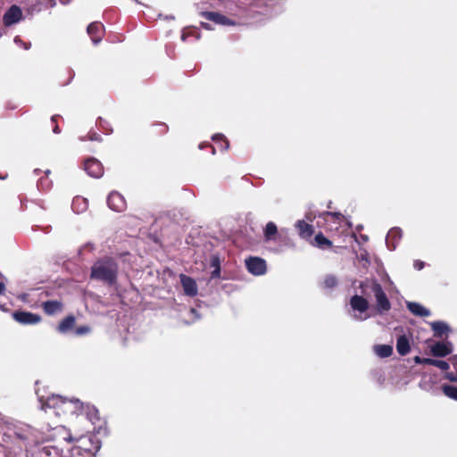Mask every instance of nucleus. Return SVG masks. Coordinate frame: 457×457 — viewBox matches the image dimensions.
Instances as JSON below:
<instances>
[{
    "label": "nucleus",
    "instance_id": "obj_26",
    "mask_svg": "<svg viewBox=\"0 0 457 457\" xmlns=\"http://www.w3.org/2000/svg\"><path fill=\"white\" fill-rule=\"evenodd\" d=\"M313 245L320 248L330 247L332 245V242L326 238L322 233H318L314 237Z\"/></svg>",
    "mask_w": 457,
    "mask_h": 457
},
{
    "label": "nucleus",
    "instance_id": "obj_45",
    "mask_svg": "<svg viewBox=\"0 0 457 457\" xmlns=\"http://www.w3.org/2000/svg\"><path fill=\"white\" fill-rule=\"evenodd\" d=\"M181 39H182L183 41H185V40H186V35H185V34H182V36H181Z\"/></svg>",
    "mask_w": 457,
    "mask_h": 457
},
{
    "label": "nucleus",
    "instance_id": "obj_35",
    "mask_svg": "<svg viewBox=\"0 0 457 457\" xmlns=\"http://www.w3.org/2000/svg\"><path fill=\"white\" fill-rule=\"evenodd\" d=\"M14 43L17 46L23 47L24 49H29V45H28L27 43H24L19 37H14Z\"/></svg>",
    "mask_w": 457,
    "mask_h": 457
},
{
    "label": "nucleus",
    "instance_id": "obj_23",
    "mask_svg": "<svg viewBox=\"0 0 457 457\" xmlns=\"http://www.w3.org/2000/svg\"><path fill=\"white\" fill-rule=\"evenodd\" d=\"M410 343L408 338L405 336H401L398 337L396 342V350L399 354L406 355L410 352Z\"/></svg>",
    "mask_w": 457,
    "mask_h": 457
},
{
    "label": "nucleus",
    "instance_id": "obj_31",
    "mask_svg": "<svg viewBox=\"0 0 457 457\" xmlns=\"http://www.w3.org/2000/svg\"><path fill=\"white\" fill-rule=\"evenodd\" d=\"M212 140L216 144H220L218 147L220 151H225L228 148V142L224 138L223 135L216 134L212 137Z\"/></svg>",
    "mask_w": 457,
    "mask_h": 457
},
{
    "label": "nucleus",
    "instance_id": "obj_25",
    "mask_svg": "<svg viewBox=\"0 0 457 457\" xmlns=\"http://www.w3.org/2000/svg\"><path fill=\"white\" fill-rule=\"evenodd\" d=\"M374 352L378 356L381 358H386L389 357L392 354L393 348L391 345H378L374 346Z\"/></svg>",
    "mask_w": 457,
    "mask_h": 457
},
{
    "label": "nucleus",
    "instance_id": "obj_9",
    "mask_svg": "<svg viewBox=\"0 0 457 457\" xmlns=\"http://www.w3.org/2000/svg\"><path fill=\"white\" fill-rule=\"evenodd\" d=\"M22 19V11L18 5H12L4 14L3 21L6 27L18 23Z\"/></svg>",
    "mask_w": 457,
    "mask_h": 457
},
{
    "label": "nucleus",
    "instance_id": "obj_17",
    "mask_svg": "<svg viewBox=\"0 0 457 457\" xmlns=\"http://www.w3.org/2000/svg\"><path fill=\"white\" fill-rule=\"evenodd\" d=\"M414 361L419 364L433 365L439 368L442 370H447L450 368L448 362H446L445 361H439L430 358H421L420 356H416L414 358Z\"/></svg>",
    "mask_w": 457,
    "mask_h": 457
},
{
    "label": "nucleus",
    "instance_id": "obj_1",
    "mask_svg": "<svg viewBox=\"0 0 457 457\" xmlns=\"http://www.w3.org/2000/svg\"><path fill=\"white\" fill-rule=\"evenodd\" d=\"M0 429L4 430L5 443L8 442L7 439L13 442L12 450L16 455L31 453L36 447L47 441L71 439L63 426L38 429L28 423L7 418L1 413Z\"/></svg>",
    "mask_w": 457,
    "mask_h": 457
},
{
    "label": "nucleus",
    "instance_id": "obj_15",
    "mask_svg": "<svg viewBox=\"0 0 457 457\" xmlns=\"http://www.w3.org/2000/svg\"><path fill=\"white\" fill-rule=\"evenodd\" d=\"M402 238V231L398 228H391L386 237V245L391 251L395 250L400 239Z\"/></svg>",
    "mask_w": 457,
    "mask_h": 457
},
{
    "label": "nucleus",
    "instance_id": "obj_10",
    "mask_svg": "<svg viewBox=\"0 0 457 457\" xmlns=\"http://www.w3.org/2000/svg\"><path fill=\"white\" fill-rule=\"evenodd\" d=\"M85 171L93 178H100L104 174L102 163L96 158H88L84 162Z\"/></svg>",
    "mask_w": 457,
    "mask_h": 457
},
{
    "label": "nucleus",
    "instance_id": "obj_18",
    "mask_svg": "<svg viewBox=\"0 0 457 457\" xmlns=\"http://www.w3.org/2000/svg\"><path fill=\"white\" fill-rule=\"evenodd\" d=\"M295 228L298 230L299 236L303 239H310L314 232L313 227L304 220H297L295 222Z\"/></svg>",
    "mask_w": 457,
    "mask_h": 457
},
{
    "label": "nucleus",
    "instance_id": "obj_22",
    "mask_svg": "<svg viewBox=\"0 0 457 457\" xmlns=\"http://www.w3.org/2000/svg\"><path fill=\"white\" fill-rule=\"evenodd\" d=\"M87 200L81 196H76L72 200L71 208L76 213H82L87 209Z\"/></svg>",
    "mask_w": 457,
    "mask_h": 457
},
{
    "label": "nucleus",
    "instance_id": "obj_40",
    "mask_svg": "<svg viewBox=\"0 0 457 457\" xmlns=\"http://www.w3.org/2000/svg\"><path fill=\"white\" fill-rule=\"evenodd\" d=\"M413 266L416 270H420L424 267V262L420 261H415Z\"/></svg>",
    "mask_w": 457,
    "mask_h": 457
},
{
    "label": "nucleus",
    "instance_id": "obj_44",
    "mask_svg": "<svg viewBox=\"0 0 457 457\" xmlns=\"http://www.w3.org/2000/svg\"><path fill=\"white\" fill-rule=\"evenodd\" d=\"M54 132L56 133V134L60 132L58 126H55L54 128Z\"/></svg>",
    "mask_w": 457,
    "mask_h": 457
},
{
    "label": "nucleus",
    "instance_id": "obj_29",
    "mask_svg": "<svg viewBox=\"0 0 457 457\" xmlns=\"http://www.w3.org/2000/svg\"><path fill=\"white\" fill-rule=\"evenodd\" d=\"M258 7V4H254L251 6L250 12L253 17H254L255 14H262L267 17H270L271 15L270 7L269 5L266 4L264 7L262 8V10H259Z\"/></svg>",
    "mask_w": 457,
    "mask_h": 457
},
{
    "label": "nucleus",
    "instance_id": "obj_4",
    "mask_svg": "<svg viewBox=\"0 0 457 457\" xmlns=\"http://www.w3.org/2000/svg\"><path fill=\"white\" fill-rule=\"evenodd\" d=\"M118 267L113 260L106 258L96 262L91 269V278L113 284L116 281Z\"/></svg>",
    "mask_w": 457,
    "mask_h": 457
},
{
    "label": "nucleus",
    "instance_id": "obj_24",
    "mask_svg": "<svg viewBox=\"0 0 457 457\" xmlns=\"http://www.w3.org/2000/svg\"><path fill=\"white\" fill-rule=\"evenodd\" d=\"M430 326L436 337H442L443 334L448 332L450 329L449 326L444 321H434Z\"/></svg>",
    "mask_w": 457,
    "mask_h": 457
},
{
    "label": "nucleus",
    "instance_id": "obj_43",
    "mask_svg": "<svg viewBox=\"0 0 457 457\" xmlns=\"http://www.w3.org/2000/svg\"><path fill=\"white\" fill-rule=\"evenodd\" d=\"M202 26H203L204 28H205L206 29H211V28H210V26H209V24H207V23H204V22H203V23H202Z\"/></svg>",
    "mask_w": 457,
    "mask_h": 457
},
{
    "label": "nucleus",
    "instance_id": "obj_37",
    "mask_svg": "<svg viewBox=\"0 0 457 457\" xmlns=\"http://www.w3.org/2000/svg\"><path fill=\"white\" fill-rule=\"evenodd\" d=\"M88 331H89V328L86 326H83V327H79L76 329V334L77 335H84V334H87Z\"/></svg>",
    "mask_w": 457,
    "mask_h": 457
},
{
    "label": "nucleus",
    "instance_id": "obj_5",
    "mask_svg": "<svg viewBox=\"0 0 457 457\" xmlns=\"http://www.w3.org/2000/svg\"><path fill=\"white\" fill-rule=\"evenodd\" d=\"M322 218L326 223V228L329 231L339 233L342 228V232H344L345 227H350L349 222L346 221L344 216L338 212H326L322 214Z\"/></svg>",
    "mask_w": 457,
    "mask_h": 457
},
{
    "label": "nucleus",
    "instance_id": "obj_46",
    "mask_svg": "<svg viewBox=\"0 0 457 457\" xmlns=\"http://www.w3.org/2000/svg\"><path fill=\"white\" fill-rule=\"evenodd\" d=\"M55 119H56V116H53V117H52V121H54H54H55Z\"/></svg>",
    "mask_w": 457,
    "mask_h": 457
},
{
    "label": "nucleus",
    "instance_id": "obj_14",
    "mask_svg": "<svg viewBox=\"0 0 457 457\" xmlns=\"http://www.w3.org/2000/svg\"><path fill=\"white\" fill-rule=\"evenodd\" d=\"M430 352L434 356L445 357L453 352L450 342H437L430 346Z\"/></svg>",
    "mask_w": 457,
    "mask_h": 457
},
{
    "label": "nucleus",
    "instance_id": "obj_3",
    "mask_svg": "<svg viewBox=\"0 0 457 457\" xmlns=\"http://www.w3.org/2000/svg\"><path fill=\"white\" fill-rule=\"evenodd\" d=\"M67 432L71 438L67 441L72 442L76 440L79 445L71 448L69 452V456L62 457H92L100 449V442L96 436L92 435H82L78 438H74L70 431L67 430Z\"/></svg>",
    "mask_w": 457,
    "mask_h": 457
},
{
    "label": "nucleus",
    "instance_id": "obj_48",
    "mask_svg": "<svg viewBox=\"0 0 457 457\" xmlns=\"http://www.w3.org/2000/svg\"><path fill=\"white\" fill-rule=\"evenodd\" d=\"M215 151H216L215 147H212V154H215Z\"/></svg>",
    "mask_w": 457,
    "mask_h": 457
},
{
    "label": "nucleus",
    "instance_id": "obj_16",
    "mask_svg": "<svg viewBox=\"0 0 457 457\" xmlns=\"http://www.w3.org/2000/svg\"><path fill=\"white\" fill-rule=\"evenodd\" d=\"M103 31L104 26L100 22H92L87 27V33L95 45L102 40Z\"/></svg>",
    "mask_w": 457,
    "mask_h": 457
},
{
    "label": "nucleus",
    "instance_id": "obj_12",
    "mask_svg": "<svg viewBox=\"0 0 457 457\" xmlns=\"http://www.w3.org/2000/svg\"><path fill=\"white\" fill-rule=\"evenodd\" d=\"M107 204L110 209L114 212H122L126 209V201L118 192H112L107 198Z\"/></svg>",
    "mask_w": 457,
    "mask_h": 457
},
{
    "label": "nucleus",
    "instance_id": "obj_20",
    "mask_svg": "<svg viewBox=\"0 0 457 457\" xmlns=\"http://www.w3.org/2000/svg\"><path fill=\"white\" fill-rule=\"evenodd\" d=\"M408 310L415 316L428 317L430 315V311L416 302L406 303Z\"/></svg>",
    "mask_w": 457,
    "mask_h": 457
},
{
    "label": "nucleus",
    "instance_id": "obj_2",
    "mask_svg": "<svg viewBox=\"0 0 457 457\" xmlns=\"http://www.w3.org/2000/svg\"><path fill=\"white\" fill-rule=\"evenodd\" d=\"M39 402L41 403V409L49 415H77L80 422L87 420L92 424L98 420L96 408L90 405H84L78 399L68 400L60 395H53L46 399L44 396H39Z\"/></svg>",
    "mask_w": 457,
    "mask_h": 457
},
{
    "label": "nucleus",
    "instance_id": "obj_42",
    "mask_svg": "<svg viewBox=\"0 0 457 457\" xmlns=\"http://www.w3.org/2000/svg\"><path fill=\"white\" fill-rule=\"evenodd\" d=\"M446 378H447L448 379H450L451 381H457V378H456L455 376H453V374H448V375L446 376Z\"/></svg>",
    "mask_w": 457,
    "mask_h": 457
},
{
    "label": "nucleus",
    "instance_id": "obj_36",
    "mask_svg": "<svg viewBox=\"0 0 457 457\" xmlns=\"http://www.w3.org/2000/svg\"><path fill=\"white\" fill-rule=\"evenodd\" d=\"M5 277L4 276V278H0V295H4L5 293V290H6V287H5Z\"/></svg>",
    "mask_w": 457,
    "mask_h": 457
},
{
    "label": "nucleus",
    "instance_id": "obj_41",
    "mask_svg": "<svg viewBox=\"0 0 457 457\" xmlns=\"http://www.w3.org/2000/svg\"><path fill=\"white\" fill-rule=\"evenodd\" d=\"M190 313H191L192 315H194V320H197V319H199V315L197 314V312H196V310H195V309H191V310H190Z\"/></svg>",
    "mask_w": 457,
    "mask_h": 457
},
{
    "label": "nucleus",
    "instance_id": "obj_34",
    "mask_svg": "<svg viewBox=\"0 0 457 457\" xmlns=\"http://www.w3.org/2000/svg\"><path fill=\"white\" fill-rule=\"evenodd\" d=\"M94 249H95V247L91 243H87L80 248L79 253L83 254V253L86 251L92 252Z\"/></svg>",
    "mask_w": 457,
    "mask_h": 457
},
{
    "label": "nucleus",
    "instance_id": "obj_49",
    "mask_svg": "<svg viewBox=\"0 0 457 457\" xmlns=\"http://www.w3.org/2000/svg\"><path fill=\"white\" fill-rule=\"evenodd\" d=\"M0 278H4V275L0 272Z\"/></svg>",
    "mask_w": 457,
    "mask_h": 457
},
{
    "label": "nucleus",
    "instance_id": "obj_28",
    "mask_svg": "<svg viewBox=\"0 0 457 457\" xmlns=\"http://www.w3.org/2000/svg\"><path fill=\"white\" fill-rule=\"evenodd\" d=\"M278 228L276 224L272 221H270L266 224L264 228V237L267 241L272 240L273 237L277 234Z\"/></svg>",
    "mask_w": 457,
    "mask_h": 457
},
{
    "label": "nucleus",
    "instance_id": "obj_8",
    "mask_svg": "<svg viewBox=\"0 0 457 457\" xmlns=\"http://www.w3.org/2000/svg\"><path fill=\"white\" fill-rule=\"evenodd\" d=\"M247 270L255 276L263 275L266 272V262L259 257H250L245 260Z\"/></svg>",
    "mask_w": 457,
    "mask_h": 457
},
{
    "label": "nucleus",
    "instance_id": "obj_11",
    "mask_svg": "<svg viewBox=\"0 0 457 457\" xmlns=\"http://www.w3.org/2000/svg\"><path fill=\"white\" fill-rule=\"evenodd\" d=\"M12 318L24 325L37 324L41 320L39 315L29 312H15L12 313Z\"/></svg>",
    "mask_w": 457,
    "mask_h": 457
},
{
    "label": "nucleus",
    "instance_id": "obj_38",
    "mask_svg": "<svg viewBox=\"0 0 457 457\" xmlns=\"http://www.w3.org/2000/svg\"><path fill=\"white\" fill-rule=\"evenodd\" d=\"M37 187H42L43 189H46V188L49 187V183L46 180H44L43 179H41L37 183Z\"/></svg>",
    "mask_w": 457,
    "mask_h": 457
},
{
    "label": "nucleus",
    "instance_id": "obj_21",
    "mask_svg": "<svg viewBox=\"0 0 457 457\" xmlns=\"http://www.w3.org/2000/svg\"><path fill=\"white\" fill-rule=\"evenodd\" d=\"M42 307L45 312L48 315H54L57 312H62V304L59 301H46L44 302Z\"/></svg>",
    "mask_w": 457,
    "mask_h": 457
},
{
    "label": "nucleus",
    "instance_id": "obj_47",
    "mask_svg": "<svg viewBox=\"0 0 457 457\" xmlns=\"http://www.w3.org/2000/svg\"><path fill=\"white\" fill-rule=\"evenodd\" d=\"M203 147H204L203 144H200V145H199V148H200V149H203Z\"/></svg>",
    "mask_w": 457,
    "mask_h": 457
},
{
    "label": "nucleus",
    "instance_id": "obj_7",
    "mask_svg": "<svg viewBox=\"0 0 457 457\" xmlns=\"http://www.w3.org/2000/svg\"><path fill=\"white\" fill-rule=\"evenodd\" d=\"M372 292L377 302V310L379 313H384L391 309V303L378 283L372 284Z\"/></svg>",
    "mask_w": 457,
    "mask_h": 457
},
{
    "label": "nucleus",
    "instance_id": "obj_19",
    "mask_svg": "<svg viewBox=\"0 0 457 457\" xmlns=\"http://www.w3.org/2000/svg\"><path fill=\"white\" fill-rule=\"evenodd\" d=\"M204 16L207 20L212 21L217 24L228 25V26H232V25L236 24L235 21L229 20L226 16L220 14L218 12H205Z\"/></svg>",
    "mask_w": 457,
    "mask_h": 457
},
{
    "label": "nucleus",
    "instance_id": "obj_30",
    "mask_svg": "<svg viewBox=\"0 0 457 457\" xmlns=\"http://www.w3.org/2000/svg\"><path fill=\"white\" fill-rule=\"evenodd\" d=\"M443 393L449 398L457 401V386L451 385H444L442 386Z\"/></svg>",
    "mask_w": 457,
    "mask_h": 457
},
{
    "label": "nucleus",
    "instance_id": "obj_13",
    "mask_svg": "<svg viewBox=\"0 0 457 457\" xmlns=\"http://www.w3.org/2000/svg\"><path fill=\"white\" fill-rule=\"evenodd\" d=\"M185 295L194 297L198 294V287L195 280L185 274L179 276Z\"/></svg>",
    "mask_w": 457,
    "mask_h": 457
},
{
    "label": "nucleus",
    "instance_id": "obj_6",
    "mask_svg": "<svg viewBox=\"0 0 457 457\" xmlns=\"http://www.w3.org/2000/svg\"><path fill=\"white\" fill-rule=\"evenodd\" d=\"M350 305L353 312H357V314L353 315V318L356 320H365L370 316L366 314V311L369 308V302L362 296L360 295H354L350 300Z\"/></svg>",
    "mask_w": 457,
    "mask_h": 457
},
{
    "label": "nucleus",
    "instance_id": "obj_27",
    "mask_svg": "<svg viewBox=\"0 0 457 457\" xmlns=\"http://www.w3.org/2000/svg\"><path fill=\"white\" fill-rule=\"evenodd\" d=\"M75 323V319L72 316L65 318L58 326V330L61 333H66L72 328Z\"/></svg>",
    "mask_w": 457,
    "mask_h": 457
},
{
    "label": "nucleus",
    "instance_id": "obj_32",
    "mask_svg": "<svg viewBox=\"0 0 457 457\" xmlns=\"http://www.w3.org/2000/svg\"><path fill=\"white\" fill-rule=\"evenodd\" d=\"M337 281L336 277H334L332 275L327 276L323 282L324 287L327 288L334 287L337 285Z\"/></svg>",
    "mask_w": 457,
    "mask_h": 457
},
{
    "label": "nucleus",
    "instance_id": "obj_33",
    "mask_svg": "<svg viewBox=\"0 0 457 457\" xmlns=\"http://www.w3.org/2000/svg\"><path fill=\"white\" fill-rule=\"evenodd\" d=\"M212 265L214 267V270L211 273V278H219L220 274L219 260L218 259H214L212 261Z\"/></svg>",
    "mask_w": 457,
    "mask_h": 457
},
{
    "label": "nucleus",
    "instance_id": "obj_39",
    "mask_svg": "<svg viewBox=\"0 0 457 457\" xmlns=\"http://www.w3.org/2000/svg\"><path fill=\"white\" fill-rule=\"evenodd\" d=\"M88 139L91 141H97L100 140V136L96 132H91L88 134Z\"/></svg>",
    "mask_w": 457,
    "mask_h": 457
}]
</instances>
